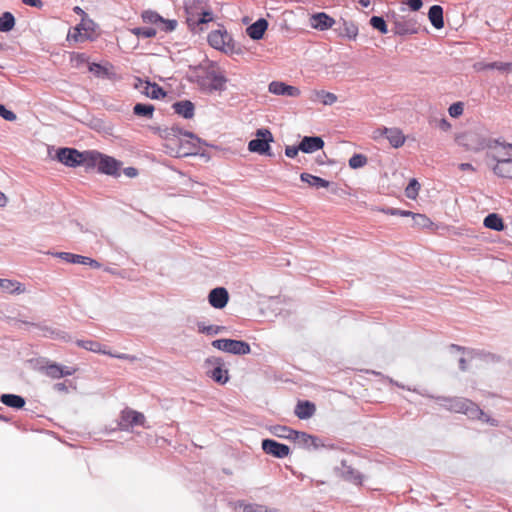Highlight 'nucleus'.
Masks as SVG:
<instances>
[{
	"mask_svg": "<svg viewBox=\"0 0 512 512\" xmlns=\"http://www.w3.org/2000/svg\"><path fill=\"white\" fill-rule=\"evenodd\" d=\"M422 396L429 397L435 399L445 407L446 409L455 412V413H463L468 416L470 419L481 420L489 424L490 426L497 427L499 425V421L495 418L487 415L476 403L473 401L463 398V397H445V396H433L426 393H420Z\"/></svg>",
	"mask_w": 512,
	"mask_h": 512,
	"instance_id": "f257e3e1",
	"label": "nucleus"
},
{
	"mask_svg": "<svg viewBox=\"0 0 512 512\" xmlns=\"http://www.w3.org/2000/svg\"><path fill=\"white\" fill-rule=\"evenodd\" d=\"M88 160L87 171L96 168L98 173L112 176L114 178L121 175V167L123 163L110 155L97 150H90Z\"/></svg>",
	"mask_w": 512,
	"mask_h": 512,
	"instance_id": "f03ea898",
	"label": "nucleus"
},
{
	"mask_svg": "<svg viewBox=\"0 0 512 512\" xmlns=\"http://www.w3.org/2000/svg\"><path fill=\"white\" fill-rule=\"evenodd\" d=\"M89 156L90 150L79 151L73 147H59L56 150L54 159L66 167L76 168L84 166L87 170Z\"/></svg>",
	"mask_w": 512,
	"mask_h": 512,
	"instance_id": "7ed1b4c3",
	"label": "nucleus"
},
{
	"mask_svg": "<svg viewBox=\"0 0 512 512\" xmlns=\"http://www.w3.org/2000/svg\"><path fill=\"white\" fill-rule=\"evenodd\" d=\"M209 146V144L198 137V139H190L189 140H178L176 143L165 144L167 149V153L170 156L174 157H186L191 155H201L204 156V153L201 151V146Z\"/></svg>",
	"mask_w": 512,
	"mask_h": 512,
	"instance_id": "20e7f679",
	"label": "nucleus"
},
{
	"mask_svg": "<svg viewBox=\"0 0 512 512\" xmlns=\"http://www.w3.org/2000/svg\"><path fill=\"white\" fill-rule=\"evenodd\" d=\"M274 137L268 128H259L256 130L255 138L248 142V150L252 153L272 157L271 143Z\"/></svg>",
	"mask_w": 512,
	"mask_h": 512,
	"instance_id": "39448f33",
	"label": "nucleus"
},
{
	"mask_svg": "<svg viewBox=\"0 0 512 512\" xmlns=\"http://www.w3.org/2000/svg\"><path fill=\"white\" fill-rule=\"evenodd\" d=\"M388 19L393 25L391 31L394 35L400 37L418 34L421 29L420 24L413 17L393 13L391 17H388Z\"/></svg>",
	"mask_w": 512,
	"mask_h": 512,
	"instance_id": "423d86ee",
	"label": "nucleus"
},
{
	"mask_svg": "<svg viewBox=\"0 0 512 512\" xmlns=\"http://www.w3.org/2000/svg\"><path fill=\"white\" fill-rule=\"evenodd\" d=\"M211 345L220 351L233 355L242 356L251 352L250 344L244 340L220 338L213 340Z\"/></svg>",
	"mask_w": 512,
	"mask_h": 512,
	"instance_id": "0eeeda50",
	"label": "nucleus"
},
{
	"mask_svg": "<svg viewBox=\"0 0 512 512\" xmlns=\"http://www.w3.org/2000/svg\"><path fill=\"white\" fill-rule=\"evenodd\" d=\"M205 366L210 367L206 372L207 376L217 384L224 385L229 381V372L222 358L208 357Z\"/></svg>",
	"mask_w": 512,
	"mask_h": 512,
	"instance_id": "6e6552de",
	"label": "nucleus"
},
{
	"mask_svg": "<svg viewBox=\"0 0 512 512\" xmlns=\"http://www.w3.org/2000/svg\"><path fill=\"white\" fill-rule=\"evenodd\" d=\"M134 87L138 89L143 95L153 100H159L167 95V92L162 86L156 82H151L149 79H142L137 77L135 79Z\"/></svg>",
	"mask_w": 512,
	"mask_h": 512,
	"instance_id": "1a4fd4ad",
	"label": "nucleus"
},
{
	"mask_svg": "<svg viewBox=\"0 0 512 512\" xmlns=\"http://www.w3.org/2000/svg\"><path fill=\"white\" fill-rule=\"evenodd\" d=\"M458 142L467 150L474 152L481 151L485 148H491V144L487 143V139L474 131H468L462 136L458 137Z\"/></svg>",
	"mask_w": 512,
	"mask_h": 512,
	"instance_id": "9d476101",
	"label": "nucleus"
},
{
	"mask_svg": "<svg viewBox=\"0 0 512 512\" xmlns=\"http://www.w3.org/2000/svg\"><path fill=\"white\" fill-rule=\"evenodd\" d=\"M216 66V62L210 61L208 67V77L209 80V94H213L215 92L222 93L227 89L228 78L224 75L223 72L214 69Z\"/></svg>",
	"mask_w": 512,
	"mask_h": 512,
	"instance_id": "9b49d317",
	"label": "nucleus"
},
{
	"mask_svg": "<svg viewBox=\"0 0 512 512\" xmlns=\"http://www.w3.org/2000/svg\"><path fill=\"white\" fill-rule=\"evenodd\" d=\"M261 448L265 454L278 459L286 458L291 454V449L288 445L280 443L272 438L263 439L261 442Z\"/></svg>",
	"mask_w": 512,
	"mask_h": 512,
	"instance_id": "f8f14e48",
	"label": "nucleus"
},
{
	"mask_svg": "<svg viewBox=\"0 0 512 512\" xmlns=\"http://www.w3.org/2000/svg\"><path fill=\"white\" fill-rule=\"evenodd\" d=\"M341 467H335L334 472L344 481L360 486L363 483L364 475L352 466L348 465L345 459L340 462Z\"/></svg>",
	"mask_w": 512,
	"mask_h": 512,
	"instance_id": "ddd939ff",
	"label": "nucleus"
},
{
	"mask_svg": "<svg viewBox=\"0 0 512 512\" xmlns=\"http://www.w3.org/2000/svg\"><path fill=\"white\" fill-rule=\"evenodd\" d=\"M144 424L145 416L143 413L132 409H125L121 412L119 421L120 430L129 431L135 426H144Z\"/></svg>",
	"mask_w": 512,
	"mask_h": 512,
	"instance_id": "4468645a",
	"label": "nucleus"
},
{
	"mask_svg": "<svg viewBox=\"0 0 512 512\" xmlns=\"http://www.w3.org/2000/svg\"><path fill=\"white\" fill-rule=\"evenodd\" d=\"M25 324L39 330L42 335L46 338H50L53 340H61L64 342L72 341V337L67 332L48 326L45 323H33V322H24Z\"/></svg>",
	"mask_w": 512,
	"mask_h": 512,
	"instance_id": "2eb2a0df",
	"label": "nucleus"
},
{
	"mask_svg": "<svg viewBox=\"0 0 512 512\" xmlns=\"http://www.w3.org/2000/svg\"><path fill=\"white\" fill-rule=\"evenodd\" d=\"M97 24L91 18H82L80 23L73 28V33L69 32L67 39H73L75 42L92 38L89 35H83L82 31L94 32Z\"/></svg>",
	"mask_w": 512,
	"mask_h": 512,
	"instance_id": "dca6fc26",
	"label": "nucleus"
},
{
	"mask_svg": "<svg viewBox=\"0 0 512 512\" xmlns=\"http://www.w3.org/2000/svg\"><path fill=\"white\" fill-rule=\"evenodd\" d=\"M297 434L298 435L295 437L293 442L302 449L308 451H317L319 450V445H322V438L316 435H312L303 431H298Z\"/></svg>",
	"mask_w": 512,
	"mask_h": 512,
	"instance_id": "f3484780",
	"label": "nucleus"
},
{
	"mask_svg": "<svg viewBox=\"0 0 512 512\" xmlns=\"http://www.w3.org/2000/svg\"><path fill=\"white\" fill-rule=\"evenodd\" d=\"M336 25L333 31L337 34V36L341 38H347L349 40H355L358 35V26L353 21H347L341 18Z\"/></svg>",
	"mask_w": 512,
	"mask_h": 512,
	"instance_id": "a211bd4d",
	"label": "nucleus"
},
{
	"mask_svg": "<svg viewBox=\"0 0 512 512\" xmlns=\"http://www.w3.org/2000/svg\"><path fill=\"white\" fill-rule=\"evenodd\" d=\"M229 301V293L225 287H215L208 294V302L215 309H223Z\"/></svg>",
	"mask_w": 512,
	"mask_h": 512,
	"instance_id": "6ab92c4d",
	"label": "nucleus"
},
{
	"mask_svg": "<svg viewBox=\"0 0 512 512\" xmlns=\"http://www.w3.org/2000/svg\"><path fill=\"white\" fill-rule=\"evenodd\" d=\"M268 90L270 93L278 96L298 97L301 93L296 86L288 85L282 81H272Z\"/></svg>",
	"mask_w": 512,
	"mask_h": 512,
	"instance_id": "aec40b11",
	"label": "nucleus"
},
{
	"mask_svg": "<svg viewBox=\"0 0 512 512\" xmlns=\"http://www.w3.org/2000/svg\"><path fill=\"white\" fill-rule=\"evenodd\" d=\"M310 26L319 31H326L333 27L336 21L325 12H316L310 16Z\"/></svg>",
	"mask_w": 512,
	"mask_h": 512,
	"instance_id": "412c9836",
	"label": "nucleus"
},
{
	"mask_svg": "<svg viewBox=\"0 0 512 512\" xmlns=\"http://www.w3.org/2000/svg\"><path fill=\"white\" fill-rule=\"evenodd\" d=\"M113 68V65L110 63L102 65L100 63L92 62L88 66L89 71L93 73L95 77L112 81L118 78L117 74L113 71Z\"/></svg>",
	"mask_w": 512,
	"mask_h": 512,
	"instance_id": "4be33fe9",
	"label": "nucleus"
},
{
	"mask_svg": "<svg viewBox=\"0 0 512 512\" xmlns=\"http://www.w3.org/2000/svg\"><path fill=\"white\" fill-rule=\"evenodd\" d=\"M45 369L46 375L52 379L71 376L77 371L75 367L65 366L56 362L49 363Z\"/></svg>",
	"mask_w": 512,
	"mask_h": 512,
	"instance_id": "5701e85b",
	"label": "nucleus"
},
{
	"mask_svg": "<svg viewBox=\"0 0 512 512\" xmlns=\"http://www.w3.org/2000/svg\"><path fill=\"white\" fill-rule=\"evenodd\" d=\"M301 152L306 154H312L318 150H321L325 142L321 136H304L300 142Z\"/></svg>",
	"mask_w": 512,
	"mask_h": 512,
	"instance_id": "b1692460",
	"label": "nucleus"
},
{
	"mask_svg": "<svg viewBox=\"0 0 512 512\" xmlns=\"http://www.w3.org/2000/svg\"><path fill=\"white\" fill-rule=\"evenodd\" d=\"M493 159L496 161L492 167L493 173L500 178L512 179V157L499 159L493 156Z\"/></svg>",
	"mask_w": 512,
	"mask_h": 512,
	"instance_id": "393cba45",
	"label": "nucleus"
},
{
	"mask_svg": "<svg viewBox=\"0 0 512 512\" xmlns=\"http://www.w3.org/2000/svg\"><path fill=\"white\" fill-rule=\"evenodd\" d=\"M203 3V0H194L193 7H186L185 11L187 14L186 23L188 25L189 30L196 34L204 31V27H200V23L197 21L198 12L195 13L193 9H198V7Z\"/></svg>",
	"mask_w": 512,
	"mask_h": 512,
	"instance_id": "a878e982",
	"label": "nucleus"
},
{
	"mask_svg": "<svg viewBox=\"0 0 512 512\" xmlns=\"http://www.w3.org/2000/svg\"><path fill=\"white\" fill-rule=\"evenodd\" d=\"M268 26L269 23L265 18H259L246 28V33L252 40L258 41L264 37Z\"/></svg>",
	"mask_w": 512,
	"mask_h": 512,
	"instance_id": "bb28decb",
	"label": "nucleus"
},
{
	"mask_svg": "<svg viewBox=\"0 0 512 512\" xmlns=\"http://www.w3.org/2000/svg\"><path fill=\"white\" fill-rule=\"evenodd\" d=\"M174 113L184 119H192L195 115V104L191 100H179L172 104Z\"/></svg>",
	"mask_w": 512,
	"mask_h": 512,
	"instance_id": "cd10ccee",
	"label": "nucleus"
},
{
	"mask_svg": "<svg viewBox=\"0 0 512 512\" xmlns=\"http://www.w3.org/2000/svg\"><path fill=\"white\" fill-rule=\"evenodd\" d=\"M228 38V32L226 29H217L211 31L207 36L208 44L219 51H225V43Z\"/></svg>",
	"mask_w": 512,
	"mask_h": 512,
	"instance_id": "c85d7f7f",
	"label": "nucleus"
},
{
	"mask_svg": "<svg viewBox=\"0 0 512 512\" xmlns=\"http://www.w3.org/2000/svg\"><path fill=\"white\" fill-rule=\"evenodd\" d=\"M381 134L389 141L393 148H399L405 143V136L399 128H387L381 129Z\"/></svg>",
	"mask_w": 512,
	"mask_h": 512,
	"instance_id": "c756f323",
	"label": "nucleus"
},
{
	"mask_svg": "<svg viewBox=\"0 0 512 512\" xmlns=\"http://www.w3.org/2000/svg\"><path fill=\"white\" fill-rule=\"evenodd\" d=\"M316 412V405L310 400H299L295 406L294 414L300 420L310 419Z\"/></svg>",
	"mask_w": 512,
	"mask_h": 512,
	"instance_id": "7c9ffc66",
	"label": "nucleus"
},
{
	"mask_svg": "<svg viewBox=\"0 0 512 512\" xmlns=\"http://www.w3.org/2000/svg\"><path fill=\"white\" fill-rule=\"evenodd\" d=\"M0 402L15 410H21L25 407L26 399L18 394L4 393L0 396Z\"/></svg>",
	"mask_w": 512,
	"mask_h": 512,
	"instance_id": "2f4dec72",
	"label": "nucleus"
},
{
	"mask_svg": "<svg viewBox=\"0 0 512 512\" xmlns=\"http://www.w3.org/2000/svg\"><path fill=\"white\" fill-rule=\"evenodd\" d=\"M467 356L470 359H479L484 362H499L501 357L484 349L470 348L467 350Z\"/></svg>",
	"mask_w": 512,
	"mask_h": 512,
	"instance_id": "473e14b6",
	"label": "nucleus"
},
{
	"mask_svg": "<svg viewBox=\"0 0 512 512\" xmlns=\"http://www.w3.org/2000/svg\"><path fill=\"white\" fill-rule=\"evenodd\" d=\"M300 180L317 189L328 188L331 185L330 181L307 172L300 174Z\"/></svg>",
	"mask_w": 512,
	"mask_h": 512,
	"instance_id": "72a5a7b5",
	"label": "nucleus"
},
{
	"mask_svg": "<svg viewBox=\"0 0 512 512\" xmlns=\"http://www.w3.org/2000/svg\"><path fill=\"white\" fill-rule=\"evenodd\" d=\"M270 432L278 438L287 439L290 441H294L295 437L298 435V430L292 429L286 425L279 424L271 426Z\"/></svg>",
	"mask_w": 512,
	"mask_h": 512,
	"instance_id": "f704fd0d",
	"label": "nucleus"
},
{
	"mask_svg": "<svg viewBox=\"0 0 512 512\" xmlns=\"http://www.w3.org/2000/svg\"><path fill=\"white\" fill-rule=\"evenodd\" d=\"M431 25L436 29L444 27L443 8L440 5H432L428 11Z\"/></svg>",
	"mask_w": 512,
	"mask_h": 512,
	"instance_id": "c9c22d12",
	"label": "nucleus"
},
{
	"mask_svg": "<svg viewBox=\"0 0 512 512\" xmlns=\"http://www.w3.org/2000/svg\"><path fill=\"white\" fill-rule=\"evenodd\" d=\"M486 228L501 232L505 229L503 218L497 213H489L483 221Z\"/></svg>",
	"mask_w": 512,
	"mask_h": 512,
	"instance_id": "e433bc0d",
	"label": "nucleus"
},
{
	"mask_svg": "<svg viewBox=\"0 0 512 512\" xmlns=\"http://www.w3.org/2000/svg\"><path fill=\"white\" fill-rule=\"evenodd\" d=\"M155 107L150 103L138 102L133 106V114L138 117L146 119H152L154 115Z\"/></svg>",
	"mask_w": 512,
	"mask_h": 512,
	"instance_id": "4c0bfd02",
	"label": "nucleus"
},
{
	"mask_svg": "<svg viewBox=\"0 0 512 512\" xmlns=\"http://www.w3.org/2000/svg\"><path fill=\"white\" fill-rule=\"evenodd\" d=\"M76 345L87 351H91L98 354L107 355L108 350L97 341L94 340H77Z\"/></svg>",
	"mask_w": 512,
	"mask_h": 512,
	"instance_id": "58836bf2",
	"label": "nucleus"
},
{
	"mask_svg": "<svg viewBox=\"0 0 512 512\" xmlns=\"http://www.w3.org/2000/svg\"><path fill=\"white\" fill-rule=\"evenodd\" d=\"M194 69L195 70H203L205 72L204 75H196L192 81L199 87V89L202 92L209 94L210 77H208V67L204 68L202 64H199Z\"/></svg>",
	"mask_w": 512,
	"mask_h": 512,
	"instance_id": "ea45409f",
	"label": "nucleus"
},
{
	"mask_svg": "<svg viewBox=\"0 0 512 512\" xmlns=\"http://www.w3.org/2000/svg\"><path fill=\"white\" fill-rule=\"evenodd\" d=\"M15 25L16 18L11 12L5 11L0 15V32L8 33L14 29Z\"/></svg>",
	"mask_w": 512,
	"mask_h": 512,
	"instance_id": "a19ab883",
	"label": "nucleus"
},
{
	"mask_svg": "<svg viewBox=\"0 0 512 512\" xmlns=\"http://www.w3.org/2000/svg\"><path fill=\"white\" fill-rule=\"evenodd\" d=\"M0 288L11 294H20L25 290L20 282L10 279H0Z\"/></svg>",
	"mask_w": 512,
	"mask_h": 512,
	"instance_id": "79ce46f5",
	"label": "nucleus"
},
{
	"mask_svg": "<svg viewBox=\"0 0 512 512\" xmlns=\"http://www.w3.org/2000/svg\"><path fill=\"white\" fill-rule=\"evenodd\" d=\"M198 332L202 334H206L208 336H214L222 333L224 330H226L225 326L220 325H206L204 322H198L197 323Z\"/></svg>",
	"mask_w": 512,
	"mask_h": 512,
	"instance_id": "37998d69",
	"label": "nucleus"
},
{
	"mask_svg": "<svg viewBox=\"0 0 512 512\" xmlns=\"http://www.w3.org/2000/svg\"><path fill=\"white\" fill-rule=\"evenodd\" d=\"M479 65H481L479 69L483 70H498L501 72H510L512 70V65H510V62L494 61L488 63H479Z\"/></svg>",
	"mask_w": 512,
	"mask_h": 512,
	"instance_id": "c03bdc74",
	"label": "nucleus"
},
{
	"mask_svg": "<svg viewBox=\"0 0 512 512\" xmlns=\"http://www.w3.org/2000/svg\"><path fill=\"white\" fill-rule=\"evenodd\" d=\"M237 507L242 509V512H273L269 510L265 505L246 503L243 500L237 502Z\"/></svg>",
	"mask_w": 512,
	"mask_h": 512,
	"instance_id": "a18cd8bd",
	"label": "nucleus"
},
{
	"mask_svg": "<svg viewBox=\"0 0 512 512\" xmlns=\"http://www.w3.org/2000/svg\"><path fill=\"white\" fill-rule=\"evenodd\" d=\"M54 256L72 264H83L85 262V256L70 252H56Z\"/></svg>",
	"mask_w": 512,
	"mask_h": 512,
	"instance_id": "49530a36",
	"label": "nucleus"
},
{
	"mask_svg": "<svg viewBox=\"0 0 512 512\" xmlns=\"http://www.w3.org/2000/svg\"><path fill=\"white\" fill-rule=\"evenodd\" d=\"M141 18L144 23L152 24L155 26H158V24H160L162 21V16L158 12L150 9L144 10L141 13Z\"/></svg>",
	"mask_w": 512,
	"mask_h": 512,
	"instance_id": "de8ad7c7",
	"label": "nucleus"
},
{
	"mask_svg": "<svg viewBox=\"0 0 512 512\" xmlns=\"http://www.w3.org/2000/svg\"><path fill=\"white\" fill-rule=\"evenodd\" d=\"M130 32L138 38L143 39L153 38L157 34L156 28L153 27H134L130 29Z\"/></svg>",
	"mask_w": 512,
	"mask_h": 512,
	"instance_id": "09e8293b",
	"label": "nucleus"
},
{
	"mask_svg": "<svg viewBox=\"0 0 512 512\" xmlns=\"http://www.w3.org/2000/svg\"><path fill=\"white\" fill-rule=\"evenodd\" d=\"M369 23L373 29L379 31L381 34H387L389 31L387 22L383 16L373 15L370 18Z\"/></svg>",
	"mask_w": 512,
	"mask_h": 512,
	"instance_id": "8fccbe9b",
	"label": "nucleus"
},
{
	"mask_svg": "<svg viewBox=\"0 0 512 512\" xmlns=\"http://www.w3.org/2000/svg\"><path fill=\"white\" fill-rule=\"evenodd\" d=\"M420 183L416 178H411L407 187L405 188V195L411 200H415L419 194Z\"/></svg>",
	"mask_w": 512,
	"mask_h": 512,
	"instance_id": "3c124183",
	"label": "nucleus"
},
{
	"mask_svg": "<svg viewBox=\"0 0 512 512\" xmlns=\"http://www.w3.org/2000/svg\"><path fill=\"white\" fill-rule=\"evenodd\" d=\"M348 164L351 169L362 168L367 164V157L364 154L355 153L350 157Z\"/></svg>",
	"mask_w": 512,
	"mask_h": 512,
	"instance_id": "603ef678",
	"label": "nucleus"
},
{
	"mask_svg": "<svg viewBox=\"0 0 512 512\" xmlns=\"http://www.w3.org/2000/svg\"><path fill=\"white\" fill-rule=\"evenodd\" d=\"M224 49H225V51H223V52L226 54L241 55L243 53L241 46L233 40V38L230 34H228V38L226 39Z\"/></svg>",
	"mask_w": 512,
	"mask_h": 512,
	"instance_id": "864d4df0",
	"label": "nucleus"
},
{
	"mask_svg": "<svg viewBox=\"0 0 512 512\" xmlns=\"http://www.w3.org/2000/svg\"><path fill=\"white\" fill-rule=\"evenodd\" d=\"M410 217H412V219H413L414 226H417L420 228H427L432 225V221L425 214L412 212Z\"/></svg>",
	"mask_w": 512,
	"mask_h": 512,
	"instance_id": "5fc2aeb1",
	"label": "nucleus"
},
{
	"mask_svg": "<svg viewBox=\"0 0 512 512\" xmlns=\"http://www.w3.org/2000/svg\"><path fill=\"white\" fill-rule=\"evenodd\" d=\"M316 96L324 105H333L337 101V96L334 93L325 90L316 91Z\"/></svg>",
	"mask_w": 512,
	"mask_h": 512,
	"instance_id": "6e6d98bb",
	"label": "nucleus"
},
{
	"mask_svg": "<svg viewBox=\"0 0 512 512\" xmlns=\"http://www.w3.org/2000/svg\"><path fill=\"white\" fill-rule=\"evenodd\" d=\"M170 132H172V134H175V139H177L176 142L180 140V136H185L190 139H198V136L195 133L185 130L178 125L171 126Z\"/></svg>",
	"mask_w": 512,
	"mask_h": 512,
	"instance_id": "4d7b16f0",
	"label": "nucleus"
},
{
	"mask_svg": "<svg viewBox=\"0 0 512 512\" xmlns=\"http://www.w3.org/2000/svg\"><path fill=\"white\" fill-rule=\"evenodd\" d=\"M213 20L214 15L210 8L202 9L201 12L198 13L197 21L200 23V27L205 28V25L212 22Z\"/></svg>",
	"mask_w": 512,
	"mask_h": 512,
	"instance_id": "13d9d810",
	"label": "nucleus"
},
{
	"mask_svg": "<svg viewBox=\"0 0 512 512\" xmlns=\"http://www.w3.org/2000/svg\"><path fill=\"white\" fill-rule=\"evenodd\" d=\"M178 22L175 19H165L162 17V21L158 24L160 31L165 33H171L177 28Z\"/></svg>",
	"mask_w": 512,
	"mask_h": 512,
	"instance_id": "bf43d9fd",
	"label": "nucleus"
},
{
	"mask_svg": "<svg viewBox=\"0 0 512 512\" xmlns=\"http://www.w3.org/2000/svg\"><path fill=\"white\" fill-rule=\"evenodd\" d=\"M464 111V103L461 101H457L452 103L448 108V113L452 118H458L463 114Z\"/></svg>",
	"mask_w": 512,
	"mask_h": 512,
	"instance_id": "052dcab7",
	"label": "nucleus"
},
{
	"mask_svg": "<svg viewBox=\"0 0 512 512\" xmlns=\"http://www.w3.org/2000/svg\"><path fill=\"white\" fill-rule=\"evenodd\" d=\"M385 214L392 216L410 217L412 211L402 210L399 208L388 207L383 210Z\"/></svg>",
	"mask_w": 512,
	"mask_h": 512,
	"instance_id": "680f3d73",
	"label": "nucleus"
},
{
	"mask_svg": "<svg viewBox=\"0 0 512 512\" xmlns=\"http://www.w3.org/2000/svg\"><path fill=\"white\" fill-rule=\"evenodd\" d=\"M0 117H2L6 121H14L16 120L17 116L16 114L8 109L4 104L0 103Z\"/></svg>",
	"mask_w": 512,
	"mask_h": 512,
	"instance_id": "e2e57ef3",
	"label": "nucleus"
},
{
	"mask_svg": "<svg viewBox=\"0 0 512 512\" xmlns=\"http://www.w3.org/2000/svg\"><path fill=\"white\" fill-rule=\"evenodd\" d=\"M160 136L166 141V144H172L173 142L176 143L175 134H172L170 132V127H165L164 129L160 130Z\"/></svg>",
	"mask_w": 512,
	"mask_h": 512,
	"instance_id": "0e129e2a",
	"label": "nucleus"
},
{
	"mask_svg": "<svg viewBox=\"0 0 512 512\" xmlns=\"http://www.w3.org/2000/svg\"><path fill=\"white\" fill-rule=\"evenodd\" d=\"M107 355L112 357V358H117V359H120V360H127V361H130V362H134V361L137 360L136 356L130 355V354H126V353H113L111 351H108Z\"/></svg>",
	"mask_w": 512,
	"mask_h": 512,
	"instance_id": "69168bd1",
	"label": "nucleus"
},
{
	"mask_svg": "<svg viewBox=\"0 0 512 512\" xmlns=\"http://www.w3.org/2000/svg\"><path fill=\"white\" fill-rule=\"evenodd\" d=\"M71 61L74 62L76 66H80L88 61V57L85 53H73L71 55Z\"/></svg>",
	"mask_w": 512,
	"mask_h": 512,
	"instance_id": "338daca9",
	"label": "nucleus"
},
{
	"mask_svg": "<svg viewBox=\"0 0 512 512\" xmlns=\"http://www.w3.org/2000/svg\"><path fill=\"white\" fill-rule=\"evenodd\" d=\"M299 151H301L299 143L298 145H288L285 147V155L288 158H295Z\"/></svg>",
	"mask_w": 512,
	"mask_h": 512,
	"instance_id": "774afa93",
	"label": "nucleus"
}]
</instances>
